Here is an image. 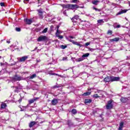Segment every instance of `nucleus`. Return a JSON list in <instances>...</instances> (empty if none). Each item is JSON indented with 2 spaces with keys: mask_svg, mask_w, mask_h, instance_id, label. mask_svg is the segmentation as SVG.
<instances>
[{
  "mask_svg": "<svg viewBox=\"0 0 130 130\" xmlns=\"http://www.w3.org/2000/svg\"><path fill=\"white\" fill-rule=\"evenodd\" d=\"M67 39L70 42H72V43H73V44H74V45H77V46H80L81 47V45L79 42H76L73 40H71V39H76V37H73L72 36H70L68 38H67Z\"/></svg>",
  "mask_w": 130,
  "mask_h": 130,
  "instance_id": "f257e3e1",
  "label": "nucleus"
},
{
  "mask_svg": "<svg viewBox=\"0 0 130 130\" xmlns=\"http://www.w3.org/2000/svg\"><path fill=\"white\" fill-rule=\"evenodd\" d=\"M23 80H24L23 77H21V76H18L17 75H15L14 77L11 78L12 82H17V81H22Z\"/></svg>",
  "mask_w": 130,
  "mask_h": 130,
  "instance_id": "f03ea898",
  "label": "nucleus"
},
{
  "mask_svg": "<svg viewBox=\"0 0 130 130\" xmlns=\"http://www.w3.org/2000/svg\"><path fill=\"white\" fill-rule=\"evenodd\" d=\"M113 101H112V100L108 101L107 104L106 106L107 109L110 110L112 109V108H113V105L112 104Z\"/></svg>",
  "mask_w": 130,
  "mask_h": 130,
  "instance_id": "7ed1b4c3",
  "label": "nucleus"
},
{
  "mask_svg": "<svg viewBox=\"0 0 130 130\" xmlns=\"http://www.w3.org/2000/svg\"><path fill=\"white\" fill-rule=\"evenodd\" d=\"M67 8H69V9H71L72 10H75L76 9H79L80 7L77 5H73V4H68L66 5Z\"/></svg>",
  "mask_w": 130,
  "mask_h": 130,
  "instance_id": "20e7f679",
  "label": "nucleus"
},
{
  "mask_svg": "<svg viewBox=\"0 0 130 130\" xmlns=\"http://www.w3.org/2000/svg\"><path fill=\"white\" fill-rule=\"evenodd\" d=\"M45 40H47V37L45 36H41L38 38L37 41L40 42L41 41H45Z\"/></svg>",
  "mask_w": 130,
  "mask_h": 130,
  "instance_id": "39448f33",
  "label": "nucleus"
},
{
  "mask_svg": "<svg viewBox=\"0 0 130 130\" xmlns=\"http://www.w3.org/2000/svg\"><path fill=\"white\" fill-rule=\"evenodd\" d=\"M17 59L19 60V62H23L26 59H28V56H24L22 57H19L17 58Z\"/></svg>",
  "mask_w": 130,
  "mask_h": 130,
  "instance_id": "423d86ee",
  "label": "nucleus"
},
{
  "mask_svg": "<svg viewBox=\"0 0 130 130\" xmlns=\"http://www.w3.org/2000/svg\"><path fill=\"white\" fill-rule=\"evenodd\" d=\"M37 12H38V15L39 16L40 19H42L44 18L43 16V11H42V9H40L37 10Z\"/></svg>",
  "mask_w": 130,
  "mask_h": 130,
  "instance_id": "0eeeda50",
  "label": "nucleus"
},
{
  "mask_svg": "<svg viewBox=\"0 0 130 130\" xmlns=\"http://www.w3.org/2000/svg\"><path fill=\"white\" fill-rule=\"evenodd\" d=\"M24 21L27 24V25H31V24L33 23V19H25Z\"/></svg>",
  "mask_w": 130,
  "mask_h": 130,
  "instance_id": "6e6552de",
  "label": "nucleus"
},
{
  "mask_svg": "<svg viewBox=\"0 0 130 130\" xmlns=\"http://www.w3.org/2000/svg\"><path fill=\"white\" fill-rule=\"evenodd\" d=\"M127 10L126 9H124V10H122L121 9L118 13H117L116 14V16H118L119 15H121V14H124L125 13H126L127 12Z\"/></svg>",
  "mask_w": 130,
  "mask_h": 130,
  "instance_id": "1a4fd4ad",
  "label": "nucleus"
},
{
  "mask_svg": "<svg viewBox=\"0 0 130 130\" xmlns=\"http://www.w3.org/2000/svg\"><path fill=\"white\" fill-rule=\"evenodd\" d=\"M104 82L105 83H108L111 82V76H108L104 78Z\"/></svg>",
  "mask_w": 130,
  "mask_h": 130,
  "instance_id": "9d476101",
  "label": "nucleus"
},
{
  "mask_svg": "<svg viewBox=\"0 0 130 130\" xmlns=\"http://www.w3.org/2000/svg\"><path fill=\"white\" fill-rule=\"evenodd\" d=\"M111 82L119 81V77H115L114 76H111Z\"/></svg>",
  "mask_w": 130,
  "mask_h": 130,
  "instance_id": "9b49d317",
  "label": "nucleus"
},
{
  "mask_svg": "<svg viewBox=\"0 0 130 130\" xmlns=\"http://www.w3.org/2000/svg\"><path fill=\"white\" fill-rule=\"evenodd\" d=\"M37 99H39V98H36L35 99H32L31 100H29L28 101L29 104H32V103H34V102H35V101H36Z\"/></svg>",
  "mask_w": 130,
  "mask_h": 130,
  "instance_id": "f8f14e48",
  "label": "nucleus"
},
{
  "mask_svg": "<svg viewBox=\"0 0 130 130\" xmlns=\"http://www.w3.org/2000/svg\"><path fill=\"white\" fill-rule=\"evenodd\" d=\"M58 103V102L56 99H54L51 101L52 105H56V104Z\"/></svg>",
  "mask_w": 130,
  "mask_h": 130,
  "instance_id": "ddd939ff",
  "label": "nucleus"
},
{
  "mask_svg": "<svg viewBox=\"0 0 130 130\" xmlns=\"http://www.w3.org/2000/svg\"><path fill=\"white\" fill-rule=\"evenodd\" d=\"M111 42H114V41L117 42V41H119V38H115L114 39L110 40Z\"/></svg>",
  "mask_w": 130,
  "mask_h": 130,
  "instance_id": "4468645a",
  "label": "nucleus"
},
{
  "mask_svg": "<svg viewBox=\"0 0 130 130\" xmlns=\"http://www.w3.org/2000/svg\"><path fill=\"white\" fill-rule=\"evenodd\" d=\"M35 124H36V122L31 121L29 123V127H33V126H34V125H35Z\"/></svg>",
  "mask_w": 130,
  "mask_h": 130,
  "instance_id": "2eb2a0df",
  "label": "nucleus"
},
{
  "mask_svg": "<svg viewBox=\"0 0 130 130\" xmlns=\"http://www.w3.org/2000/svg\"><path fill=\"white\" fill-rule=\"evenodd\" d=\"M127 102V98H121V102H122V103H125Z\"/></svg>",
  "mask_w": 130,
  "mask_h": 130,
  "instance_id": "dca6fc26",
  "label": "nucleus"
},
{
  "mask_svg": "<svg viewBox=\"0 0 130 130\" xmlns=\"http://www.w3.org/2000/svg\"><path fill=\"white\" fill-rule=\"evenodd\" d=\"M78 19H79V16L76 15L73 18H72L71 20L73 21V22H76V20H78Z\"/></svg>",
  "mask_w": 130,
  "mask_h": 130,
  "instance_id": "f3484780",
  "label": "nucleus"
},
{
  "mask_svg": "<svg viewBox=\"0 0 130 130\" xmlns=\"http://www.w3.org/2000/svg\"><path fill=\"white\" fill-rule=\"evenodd\" d=\"M7 107V104L5 103H2L1 105V108L2 109H4V108H6Z\"/></svg>",
  "mask_w": 130,
  "mask_h": 130,
  "instance_id": "a211bd4d",
  "label": "nucleus"
},
{
  "mask_svg": "<svg viewBox=\"0 0 130 130\" xmlns=\"http://www.w3.org/2000/svg\"><path fill=\"white\" fill-rule=\"evenodd\" d=\"M36 77H37V75H36V74H34L32 75L31 76L28 77L27 78H28L30 80H31L32 79H34V78H36Z\"/></svg>",
  "mask_w": 130,
  "mask_h": 130,
  "instance_id": "6ab92c4d",
  "label": "nucleus"
},
{
  "mask_svg": "<svg viewBox=\"0 0 130 130\" xmlns=\"http://www.w3.org/2000/svg\"><path fill=\"white\" fill-rule=\"evenodd\" d=\"M92 102V100L90 99H85L84 101V103L87 104V103H91Z\"/></svg>",
  "mask_w": 130,
  "mask_h": 130,
  "instance_id": "aec40b11",
  "label": "nucleus"
},
{
  "mask_svg": "<svg viewBox=\"0 0 130 130\" xmlns=\"http://www.w3.org/2000/svg\"><path fill=\"white\" fill-rule=\"evenodd\" d=\"M90 94H91V92L88 91L83 93L82 95L83 96H89V95H90Z\"/></svg>",
  "mask_w": 130,
  "mask_h": 130,
  "instance_id": "412c9836",
  "label": "nucleus"
},
{
  "mask_svg": "<svg viewBox=\"0 0 130 130\" xmlns=\"http://www.w3.org/2000/svg\"><path fill=\"white\" fill-rule=\"evenodd\" d=\"M90 55V54L89 53H85L82 55V57L84 58V57H88Z\"/></svg>",
  "mask_w": 130,
  "mask_h": 130,
  "instance_id": "4be33fe9",
  "label": "nucleus"
},
{
  "mask_svg": "<svg viewBox=\"0 0 130 130\" xmlns=\"http://www.w3.org/2000/svg\"><path fill=\"white\" fill-rule=\"evenodd\" d=\"M71 112L73 113V114H76L77 110H76V109H73L72 110Z\"/></svg>",
  "mask_w": 130,
  "mask_h": 130,
  "instance_id": "5701e85b",
  "label": "nucleus"
},
{
  "mask_svg": "<svg viewBox=\"0 0 130 130\" xmlns=\"http://www.w3.org/2000/svg\"><path fill=\"white\" fill-rule=\"evenodd\" d=\"M98 3H99V1H92L93 5H95V6H97V5H98Z\"/></svg>",
  "mask_w": 130,
  "mask_h": 130,
  "instance_id": "b1692460",
  "label": "nucleus"
},
{
  "mask_svg": "<svg viewBox=\"0 0 130 130\" xmlns=\"http://www.w3.org/2000/svg\"><path fill=\"white\" fill-rule=\"evenodd\" d=\"M93 10H94L96 11H98V12H101V11H102V9H98V8H96L95 7H93Z\"/></svg>",
  "mask_w": 130,
  "mask_h": 130,
  "instance_id": "393cba45",
  "label": "nucleus"
},
{
  "mask_svg": "<svg viewBox=\"0 0 130 130\" xmlns=\"http://www.w3.org/2000/svg\"><path fill=\"white\" fill-rule=\"evenodd\" d=\"M84 60V58L83 57H81V58H79L78 59H77V61H83V60Z\"/></svg>",
  "mask_w": 130,
  "mask_h": 130,
  "instance_id": "a878e982",
  "label": "nucleus"
},
{
  "mask_svg": "<svg viewBox=\"0 0 130 130\" xmlns=\"http://www.w3.org/2000/svg\"><path fill=\"white\" fill-rule=\"evenodd\" d=\"M61 32L60 31H59V30L58 29H57V31L56 32V36H59V35L61 34Z\"/></svg>",
  "mask_w": 130,
  "mask_h": 130,
  "instance_id": "bb28decb",
  "label": "nucleus"
},
{
  "mask_svg": "<svg viewBox=\"0 0 130 130\" xmlns=\"http://www.w3.org/2000/svg\"><path fill=\"white\" fill-rule=\"evenodd\" d=\"M104 21H103V19H100V20H98V23L99 24H101V23H104Z\"/></svg>",
  "mask_w": 130,
  "mask_h": 130,
  "instance_id": "cd10ccee",
  "label": "nucleus"
},
{
  "mask_svg": "<svg viewBox=\"0 0 130 130\" xmlns=\"http://www.w3.org/2000/svg\"><path fill=\"white\" fill-rule=\"evenodd\" d=\"M47 30H48V28H45L42 31V33H46L47 32Z\"/></svg>",
  "mask_w": 130,
  "mask_h": 130,
  "instance_id": "c85d7f7f",
  "label": "nucleus"
},
{
  "mask_svg": "<svg viewBox=\"0 0 130 130\" xmlns=\"http://www.w3.org/2000/svg\"><path fill=\"white\" fill-rule=\"evenodd\" d=\"M94 98H100V96L98 95V94H95L93 95Z\"/></svg>",
  "mask_w": 130,
  "mask_h": 130,
  "instance_id": "c756f323",
  "label": "nucleus"
},
{
  "mask_svg": "<svg viewBox=\"0 0 130 130\" xmlns=\"http://www.w3.org/2000/svg\"><path fill=\"white\" fill-rule=\"evenodd\" d=\"M107 34H110V35H112V30L109 29L107 32Z\"/></svg>",
  "mask_w": 130,
  "mask_h": 130,
  "instance_id": "7c9ffc66",
  "label": "nucleus"
},
{
  "mask_svg": "<svg viewBox=\"0 0 130 130\" xmlns=\"http://www.w3.org/2000/svg\"><path fill=\"white\" fill-rule=\"evenodd\" d=\"M15 30L17 32H20V31H21V28L20 27H16Z\"/></svg>",
  "mask_w": 130,
  "mask_h": 130,
  "instance_id": "2f4dec72",
  "label": "nucleus"
},
{
  "mask_svg": "<svg viewBox=\"0 0 130 130\" xmlns=\"http://www.w3.org/2000/svg\"><path fill=\"white\" fill-rule=\"evenodd\" d=\"M67 46L66 45H61V48H62V49H65V48H67Z\"/></svg>",
  "mask_w": 130,
  "mask_h": 130,
  "instance_id": "473e14b6",
  "label": "nucleus"
},
{
  "mask_svg": "<svg viewBox=\"0 0 130 130\" xmlns=\"http://www.w3.org/2000/svg\"><path fill=\"white\" fill-rule=\"evenodd\" d=\"M72 3H74V4H77V3H79L78 0H72Z\"/></svg>",
  "mask_w": 130,
  "mask_h": 130,
  "instance_id": "72a5a7b5",
  "label": "nucleus"
},
{
  "mask_svg": "<svg viewBox=\"0 0 130 130\" xmlns=\"http://www.w3.org/2000/svg\"><path fill=\"white\" fill-rule=\"evenodd\" d=\"M56 37H58L59 39H62L63 38V36L60 35L57 36Z\"/></svg>",
  "mask_w": 130,
  "mask_h": 130,
  "instance_id": "f704fd0d",
  "label": "nucleus"
},
{
  "mask_svg": "<svg viewBox=\"0 0 130 130\" xmlns=\"http://www.w3.org/2000/svg\"><path fill=\"white\" fill-rule=\"evenodd\" d=\"M54 28V27L53 25H51L50 27V31H53V28Z\"/></svg>",
  "mask_w": 130,
  "mask_h": 130,
  "instance_id": "c9c22d12",
  "label": "nucleus"
},
{
  "mask_svg": "<svg viewBox=\"0 0 130 130\" xmlns=\"http://www.w3.org/2000/svg\"><path fill=\"white\" fill-rule=\"evenodd\" d=\"M50 74L51 75V76H59V75L56 74L55 73H50Z\"/></svg>",
  "mask_w": 130,
  "mask_h": 130,
  "instance_id": "e433bc0d",
  "label": "nucleus"
},
{
  "mask_svg": "<svg viewBox=\"0 0 130 130\" xmlns=\"http://www.w3.org/2000/svg\"><path fill=\"white\" fill-rule=\"evenodd\" d=\"M29 1L30 0H24V4H28V3H29Z\"/></svg>",
  "mask_w": 130,
  "mask_h": 130,
  "instance_id": "4c0bfd02",
  "label": "nucleus"
},
{
  "mask_svg": "<svg viewBox=\"0 0 130 130\" xmlns=\"http://www.w3.org/2000/svg\"><path fill=\"white\" fill-rule=\"evenodd\" d=\"M0 5L1 6V7H5V3H0Z\"/></svg>",
  "mask_w": 130,
  "mask_h": 130,
  "instance_id": "58836bf2",
  "label": "nucleus"
},
{
  "mask_svg": "<svg viewBox=\"0 0 130 130\" xmlns=\"http://www.w3.org/2000/svg\"><path fill=\"white\" fill-rule=\"evenodd\" d=\"M63 15H64V16H68V15H67V11H64L63 12Z\"/></svg>",
  "mask_w": 130,
  "mask_h": 130,
  "instance_id": "ea45409f",
  "label": "nucleus"
},
{
  "mask_svg": "<svg viewBox=\"0 0 130 130\" xmlns=\"http://www.w3.org/2000/svg\"><path fill=\"white\" fill-rule=\"evenodd\" d=\"M53 89H56V88H59V86H58L57 85H54V86H53Z\"/></svg>",
  "mask_w": 130,
  "mask_h": 130,
  "instance_id": "a19ab883",
  "label": "nucleus"
},
{
  "mask_svg": "<svg viewBox=\"0 0 130 130\" xmlns=\"http://www.w3.org/2000/svg\"><path fill=\"white\" fill-rule=\"evenodd\" d=\"M68 59V57H64L62 58V60H67Z\"/></svg>",
  "mask_w": 130,
  "mask_h": 130,
  "instance_id": "79ce46f5",
  "label": "nucleus"
},
{
  "mask_svg": "<svg viewBox=\"0 0 130 130\" xmlns=\"http://www.w3.org/2000/svg\"><path fill=\"white\" fill-rule=\"evenodd\" d=\"M88 45H90V42H87L85 43V46H88Z\"/></svg>",
  "mask_w": 130,
  "mask_h": 130,
  "instance_id": "37998d69",
  "label": "nucleus"
},
{
  "mask_svg": "<svg viewBox=\"0 0 130 130\" xmlns=\"http://www.w3.org/2000/svg\"><path fill=\"white\" fill-rule=\"evenodd\" d=\"M41 61V60H40V59H37V62H40Z\"/></svg>",
  "mask_w": 130,
  "mask_h": 130,
  "instance_id": "c03bdc74",
  "label": "nucleus"
},
{
  "mask_svg": "<svg viewBox=\"0 0 130 130\" xmlns=\"http://www.w3.org/2000/svg\"><path fill=\"white\" fill-rule=\"evenodd\" d=\"M116 27L117 28H120V25H117Z\"/></svg>",
  "mask_w": 130,
  "mask_h": 130,
  "instance_id": "a18cd8bd",
  "label": "nucleus"
},
{
  "mask_svg": "<svg viewBox=\"0 0 130 130\" xmlns=\"http://www.w3.org/2000/svg\"><path fill=\"white\" fill-rule=\"evenodd\" d=\"M7 43L10 44V43H11V41H7Z\"/></svg>",
  "mask_w": 130,
  "mask_h": 130,
  "instance_id": "49530a36",
  "label": "nucleus"
},
{
  "mask_svg": "<svg viewBox=\"0 0 130 130\" xmlns=\"http://www.w3.org/2000/svg\"><path fill=\"white\" fill-rule=\"evenodd\" d=\"M4 64H4V63H2V62H1V66H4Z\"/></svg>",
  "mask_w": 130,
  "mask_h": 130,
  "instance_id": "de8ad7c7",
  "label": "nucleus"
},
{
  "mask_svg": "<svg viewBox=\"0 0 130 130\" xmlns=\"http://www.w3.org/2000/svg\"><path fill=\"white\" fill-rule=\"evenodd\" d=\"M101 91H102V90H97V93H100Z\"/></svg>",
  "mask_w": 130,
  "mask_h": 130,
  "instance_id": "09e8293b",
  "label": "nucleus"
},
{
  "mask_svg": "<svg viewBox=\"0 0 130 130\" xmlns=\"http://www.w3.org/2000/svg\"><path fill=\"white\" fill-rule=\"evenodd\" d=\"M58 28H59V26H57V29L58 30Z\"/></svg>",
  "mask_w": 130,
  "mask_h": 130,
  "instance_id": "8fccbe9b",
  "label": "nucleus"
},
{
  "mask_svg": "<svg viewBox=\"0 0 130 130\" xmlns=\"http://www.w3.org/2000/svg\"><path fill=\"white\" fill-rule=\"evenodd\" d=\"M36 49H37V47L35 48V49L34 50V51H35V50H36Z\"/></svg>",
  "mask_w": 130,
  "mask_h": 130,
  "instance_id": "3c124183",
  "label": "nucleus"
},
{
  "mask_svg": "<svg viewBox=\"0 0 130 130\" xmlns=\"http://www.w3.org/2000/svg\"><path fill=\"white\" fill-rule=\"evenodd\" d=\"M3 41H4L3 40H1V41H0V43H2V42H3Z\"/></svg>",
  "mask_w": 130,
  "mask_h": 130,
  "instance_id": "603ef678",
  "label": "nucleus"
},
{
  "mask_svg": "<svg viewBox=\"0 0 130 130\" xmlns=\"http://www.w3.org/2000/svg\"><path fill=\"white\" fill-rule=\"evenodd\" d=\"M20 111H24V110L22 109V108L20 110Z\"/></svg>",
  "mask_w": 130,
  "mask_h": 130,
  "instance_id": "864d4df0",
  "label": "nucleus"
},
{
  "mask_svg": "<svg viewBox=\"0 0 130 130\" xmlns=\"http://www.w3.org/2000/svg\"><path fill=\"white\" fill-rule=\"evenodd\" d=\"M21 130H30V129H21Z\"/></svg>",
  "mask_w": 130,
  "mask_h": 130,
  "instance_id": "5fc2aeb1",
  "label": "nucleus"
},
{
  "mask_svg": "<svg viewBox=\"0 0 130 130\" xmlns=\"http://www.w3.org/2000/svg\"><path fill=\"white\" fill-rule=\"evenodd\" d=\"M15 88H16V89H18V87H17V86L15 87Z\"/></svg>",
  "mask_w": 130,
  "mask_h": 130,
  "instance_id": "6e6d98bb",
  "label": "nucleus"
},
{
  "mask_svg": "<svg viewBox=\"0 0 130 130\" xmlns=\"http://www.w3.org/2000/svg\"><path fill=\"white\" fill-rule=\"evenodd\" d=\"M128 66H129V67H130V64H129V63H128Z\"/></svg>",
  "mask_w": 130,
  "mask_h": 130,
  "instance_id": "4d7b16f0",
  "label": "nucleus"
},
{
  "mask_svg": "<svg viewBox=\"0 0 130 130\" xmlns=\"http://www.w3.org/2000/svg\"><path fill=\"white\" fill-rule=\"evenodd\" d=\"M0 58H2V56H0Z\"/></svg>",
  "mask_w": 130,
  "mask_h": 130,
  "instance_id": "13d9d810",
  "label": "nucleus"
},
{
  "mask_svg": "<svg viewBox=\"0 0 130 130\" xmlns=\"http://www.w3.org/2000/svg\"><path fill=\"white\" fill-rule=\"evenodd\" d=\"M19 101H20V102H21V100H19Z\"/></svg>",
  "mask_w": 130,
  "mask_h": 130,
  "instance_id": "bf43d9fd",
  "label": "nucleus"
}]
</instances>
